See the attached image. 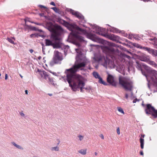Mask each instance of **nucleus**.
<instances>
[{
	"mask_svg": "<svg viewBox=\"0 0 157 157\" xmlns=\"http://www.w3.org/2000/svg\"><path fill=\"white\" fill-rule=\"evenodd\" d=\"M66 74V80L69 84V86L74 91L79 90V89L81 86L85 85L84 82L81 80L82 76L76 74L69 73Z\"/></svg>",
	"mask_w": 157,
	"mask_h": 157,
	"instance_id": "obj_1",
	"label": "nucleus"
},
{
	"mask_svg": "<svg viewBox=\"0 0 157 157\" xmlns=\"http://www.w3.org/2000/svg\"><path fill=\"white\" fill-rule=\"evenodd\" d=\"M73 33H76L79 34H86L87 37L92 40L100 43L104 44L105 41L103 39L99 38L95 34L91 33H88L86 29H83L77 25L75 30Z\"/></svg>",
	"mask_w": 157,
	"mask_h": 157,
	"instance_id": "obj_2",
	"label": "nucleus"
},
{
	"mask_svg": "<svg viewBox=\"0 0 157 157\" xmlns=\"http://www.w3.org/2000/svg\"><path fill=\"white\" fill-rule=\"evenodd\" d=\"M119 45L112 42H109L108 45H104L101 47L102 52L107 56L111 57L117 53H119L120 51L117 48L119 47Z\"/></svg>",
	"mask_w": 157,
	"mask_h": 157,
	"instance_id": "obj_3",
	"label": "nucleus"
},
{
	"mask_svg": "<svg viewBox=\"0 0 157 157\" xmlns=\"http://www.w3.org/2000/svg\"><path fill=\"white\" fill-rule=\"evenodd\" d=\"M92 28L95 29V30L96 31V33L97 34L106 37L113 41H116L117 43H121V42L119 40L121 39L119 36L113 34H108L106 33H102L105 31V29L101 28L96 24H94L93 25Z\"/></svg>",
	"mask_w": 157,
	"mask_h": 157,
	"instance_id": "obj_4",
	"label": "nucleus"
},
{
	"mask_svg": "<svg viewBox=\"0 0 157 157\" xmlns=\"http://www.w3.org/2000/svg\"><path fill=\"white\" fill-rule=\"evenodd\" d=\"M119 84L126 90L131 91L133 88V82L128 81L124 77L119 78Z\"/></svg>",
	"mask_w": 157,
	"mask_h": 157,
	"instance_id": "obj_5",
	"label": "nucleus"
},
{
	"mask_svg": "<svg viewBox=\"0 0 157 157\" xmlns=\"http://www.w3.org/2000/svg\"><path fill=\"white\" fill-rule=\"evenodd\" d=\"M86 62L85 61L79 62V63L75 64L71 68L69 69H67L65 72V73L68 72L73 74H76L77 72L79 71L81 67H84L86 65Z\"/></svg>",
	"mask_w": 157,
	"mask_h": 157,
	"instance_id": "obj_6",
	"label": "nucleus"
},
{
	"mask_svg": "<svg viewBox=\"0 0 157 157\" xmlns=\"http://www.w3.org/2000/svg\"><path fill=\"white\" fill-rule=\"evenodd\" d=\"M60 53L57 51H54L53 58L49 63L50 66L52 67L55 64L61 63L60 62L63 59V58L62 56H60Z\"/></svg>",
	"mask_w": 157,
	"mask_h": 157,
	"instance_id": "obj_7",
	"label": "nucleus"
},
{
	"mask_svg": "<svg viewBox=\"0 0 157 157\" xmlns=\"http://www.w3.org/2000/svg\"><path fill=\"white\" fill-rule=\"evenodd\" d=\"M68 11L70 12V13L72 15L78 18L80 20L79 22L83 23H85L86 22V21L85 20L84 16L79 12L74 11L71 9H69Z\"/></svg>",
	"mask_w": 157,
	"mask_h": 157,
	"instance_id": "obj_8",
	"label": "nucleus"
},
{
	"mask_svg": "<svg viewBox=\"0 0 157 157\" xmlns=\"http://www.w3.org/2000/svg\"><path fill=\"white\" fill-rule=\"evenodd\" d=\"M147 109H148L150 111L148 112L147 110H146L147 115H151L154 119L157 118V109H155L154 106H151L150 104H148L147 106Z\"/></svg>",
	"mask_w": 157,
	"mask_h": 157,
	"instance_id": "obj_9",
	"label": "nucleus"
},
{
	"mask_svg": "<svg viewBox=\"0 0 157 157\" xmlns=\"http://www.w3.org/2000/svg\"><path fill=\"white\" fill-rule=\"evenodd\" d=\"M94 59L98 62H103V66H107L109 64L110 61V59L107 56L105 57L104 56H99L96 58H94Z\"/></svg>",
	"mask_w": 157,
	"mask_h": 157,
	"instance_id": "obj_10",
	"label": "nucleus"
},
{
	"mask_svg": "<svg viewBox=\"0 0 157 157\" xmlns=\"http://www.w3.org/2000/svg\"><path fill=\"white\" fill-rule=\"evenodd\" d=\"M144 68L145 70L146 73L147 74L148 77V75L155 76V77L157 75V71L152 69L150 67H148L146 65H143Z\"/></svg>",
	"mask_w": 157,
	"mask_h": 157,
	"instance_id": "obj_11",
	"label": "nucleus"
},
{
	"mask_svg": "<svg viewBox=\"0 0 157 157\" xmlns=\"http://www.w3.org/2000/svg\"><path fill=\"white\" fill-rule=\"evenodd\" d=\"M143 65L144 64L142 63L140 61L136 60L135 64L136 68L139 70H140L142 74L147 78V75L145 71H144L142 69V67H144Z\"/></svg>",
	"mask_w": 157,
	"mask_h": 157,
	"instance_id": "obj_12",
	"label": "nucleus"
},
{
	"mask_svg": "<svg viewBox=\"0 0 157 157\" xmlns=\"http://www.w3.org/2000/svg\"><path fill=\"white\" fill-rule=\"evenodd\" d=\"M107 80L110 85L115 87L116 86L117 82L115 81L114 77L112 75L108 74Z\"/></svg>",
	"mask_w": 157,
	"mask_h": 157,
	"instance_id": "obj_13",
	"label": "nucleus"
},
{
	"mask_svg": "<svg viewBox=\"0 0 157 157\" xmlns=\"http://www.w3.org/2000/svg\"><path fill=\"white\" fill-rule=\"evenodd\" d=\"M143 49L147 51L153 56H156L157 55V50H156L145 47H144V48H143Z\"/></svg>",
	"mask_w": 157,
	"mask_h": 157,
	"instance_id": "obj_14",
	"label": "nucleus"
},
{
	"mask_svg": "<svg viewBox=\"0 0 157 157\" xmlns=\"http://www.w3.org/2000/svg\"><path fill=\"white\" fill-rule=\"evenodd\" d=\"M66 23L67 24V25L66 26L67 29L72 32V35L74 31H75L74 29H76V26L77 25L75 24L70 23L68 22H67Z\"/></svg>",
	"mask_w": 157,
	"mask_h": 157,
	"instance_id": "obj_15",
	"label": "nucleus"
},
{
	"mask_svg": "<svg viewBox=\"0 0 157 157\" xmlns=\"http://www.w3.org/2000/svg\"><path fill=\"white\" fill-rule=\"evenodd\" d=\"M37 72H39V74L40 75L41 78H44L45 79L47 80V77L48 76V75L47 74L46 72L44 71H41L40 70L38 69Z\"/></svg>",
	"mask_w": 157,
	"mask_h": 157,
	"instance_id": "obj_16",
	"label": "nucleus"
},
{
	"mask_svg": "<svg viewBox=\"0 0 157 157\" xmlns=\"http://www.w3.org/2000/svg\"><path fill=\"white\" fill-rule=\"evenodd\" d=\"M79 35L76 33H73L72 35L76 40L81 42H84L85 40L83 39L84 38Z\"/></svg>",
	"mask_w": 157,
	"mask_h": 157,
	"instance_id": "obj_17",
	"label": "nucleus"
},
{
	"mask_svg": "<svg viewBox=\"0 0 157 157\" xmlns=\"http://www.w3.org/2000/svg\"><path fill=\"white\" fill-rule=\"evenodd\" d=\"M109 30L111 32L116 33H121V31L118 29L113 27H111V28L109 29Z\"/></svg>",
	"mask_w": 157,
	"mask_h": 157,
	"instance_id": "obj_18",
	"label": "nucleus"
},
{
	"mask_svg": "<svg viewBox=\"0 0 157 157\" xmlns=\"http://www.w3.org/2000/svg\"><path fill=\"white\" fill-rule=\"evenodd\" d=\"M62 43L60 42H55L53 43L52 46L54 48H61Z\"/></svg>",
	"mask_w": 157,
	"mask_h": 157,
	"instance_id": "obj_19",
	"label": "nucleus"
},
{
	"mask_svg": "<svg viewBox=\"0 0 157 157\" xmlns=\"http://www.w3.org/2000/svg\"><path fill=\"white\" fill-rule=\"evenodd\" d=\"M45 45L46 46H52L53 43V41L49 39H46L45 40Z\"/></svg>",
	"mask_w": 157,
	"mask_h": 157,
	"instance_id": "obj_20",
	"label": "nucleus"
},
{
	"mask_svg": "<svg viewBox=\"0 0 157 157\" xmlns=\"http://www.w3.org/2000/svg\"><path fill=\"white\" fill-rule=\"evenodd\" d=\"M149 59L147 58V57L145 56H142L140 57V61H143L144 62H146L147 63H148Z\"/></svg>",
	"mask_w": 157,
	"mask_h": 157,
	"instance_id": "obj_21",
	"label": "nucleus"
},
{
	"mask_svg": "<svg viewBox=\"0 0 157 157\" xmlns=\"http://www.w3.org/2000/svg\"><path fill=\"white\" fill-rule=\"evenodd\" d=\"M25 26H26L28 29H30L31 30L35 31H37V28L33 26L30 25H28L26 24H25Z\"/></svg>",
	"mask_w": 157,
	"mask_h": 157,
	"instance_id": "obj_22",
	"label": "nucleus"
},
{
	"mask_svg": "<svg viewBox=\"0 0 157 157\" xmlns=\"http://www.w3.org/2000/svg\"><path fill=\"white\" fill-rule=\"evenodd\" d=\"M147 63L155 67H157V64L155 63L154 61L151 60L150 59Z\"/></svg>",
	"mask_w": 157,
	"mask_h": 157,
	"instance_id": "obj_23",
	"label": "nucleus"
},
{
	"mask_svg": "<svg viewBox=\"0 0 157 157\" xmlns=\"http://www.w3.org/2000/svg\"><path fill=\"white\" fill-rule=\"evenodd\" d=\"M120 48L122 50L128 53H129L131 54V55H132L133 54V53L131 52H130L128 50H127L126 48L123 46H120Z\"/></svg>",
	"mask_w": 157,
	"mask_h": 157,
	"instance_id": "obj_24",
	"label": "nucleus"
},
{
	"mask_svg": "<svg viewBox=\"0 0 157 157\" xmlns=\"http://www.w3.org/2000/svg\"><path fill=\"white\" fill-rule=\"evenodd\" d=\"M140 147L141 149H143L144 147V140L143 138H140Z\"/></svg>",
	"mask_w": 157,
	"mask_h": 157,
	"instance_id": "obj_25",
	"label": "nucleus"
},
{
	"mask_svg": "<svg viewBox=\"0 0 157 157\" xmlns=\"http://www.w3.org/2000/svg\"><path fill=\"white\" fill-rule=\"evenodd\" d=\"M98 79H99L98 82L100 83L103 84L105 86L107 85V83L103 80L102 78L101 77H100Z\"/></svg>",
	"mask_w": 157,
	"mask_h": 157,
	"instance_id": "obj_26",
	"label": "nucleus"
},
{
	"mask_svg": "<svg viewBox=\"0 0 157 157\" xmlns=\"http://www.w3.org/2000/svg\"><path fill=\"white\" fill-rule=\"evenodd\" d=\"M93 76L96 78H99V77H100V75L98 73V72L95 71H94L93 72Z\"/></svg>",
	"mask_w": 157,
	"mask_h": 157,
	"instance_id": "obj_27",
	"label": "nucleus"
},
{
	"mask_svg": "<svg viewBox=\"0 0 157 157\" xmlns=\"http://www.w3.org/2000/svg\"><path fill=\"white\" fill-rule=\"evenodd\" d=\"M78 152L79 153H80L83 155H85L86 154V149H82L80 150H79L78 151Z\"/></svg>",
	"mask_w": 157,
	"mask_h": 157,
	"instance_id": "obj_28",
	"label": "nucleus"
},
{
	"mask_svg": "<svg viewBox=\"0 0 157 157\" xmlns=\"http://www.w3.org/2000/svg\"><path fill=\"white\" fill-rule=\"evenodd\" d=\"M144 102L143 101L142 102V106L144 107H145V113L147 114V113H146V110H147V111H148V112H149L150 110H149V109H147V105H148V104H150L151 105V104H147L146 105H145L144 104V103H143Z\"/></svg>",
	"mask_w": 157,
	"mask_h": 157,
	"instance_id": "obj_29",
	"label": "nucleus"
},
{
	"mask_svg": "<svg viewBox=\"0 0 157 157\" xmlns=\"http://www.w3.org/2000/svg\"><path fill=\"white\" fill-rule=\"evenodd\" d=\"M30 37L31 38H35V37L38 38V33H34L30 35Z\"/></svg>",
	"mask_w": 157,
	"mask_h": 157,
	"instance_id": "obj_30",
	"label": "nucleus"
},
{
	"mask_svg": "<svg viewBox=\"0 0 157 157\" xmlns=\"http://www.w3.org/2000/svg\"><path fill=\"white\" fill-rule=\"evenodd\" d=\"M47 78H48V80L49 81V82L52 85H54V81L53 80V78H51L49 75L47 77Z\"/></svg>",
	"mask_w": 157,
	"mask_h": 157,
	"instance_id": "obj_31",
	"label": "nucleus"
},
{
	"mask_svg": "<svg viewBox=\"0 0 157 157\" xmlns=\"http://www.w3.org/2000/svg\"><path fill=\"white\" fill-rule=\"evenodd\" d=\"M124 44L126 45L128 48H130L131 49H132L133 50L132 51V52H136V51H134V50L135 49V48L134 47H132V46L131 45H129L128 44H125V43H124Z\"/></svg>",
	"mask_w": 157,
	"mask_h": 157,
	"instance_id": "obj_32",
	"label": "nucleus"
},
{
	"mask_svg": "<svg viewBox=\"0 0 157 157\" xmlns=\"http://www.w3.org/2000/svg\"><path fill=\"white\" fill-rule=\"evenodd\" d=\"M7 40L10 43L13 44H16V43L14 42V40H12V38L9 37H7Z\"/></svg>",
	"mask_w": 157,
	"mask_h": 157,
	"instance_id": "obj_33",
	"label": "nucleus"
},
{
	"mask_svg": "<svg viewBox=\"0 0 157 157\" xmlns=\"http://www.w3.org/2000/svg\"><path fill=\"white\" fill-rule=\"evenodd\" d=\"M51 9L53 10L56 13H59V10L56 7H52L51 8Z\"/></svg>",
	"mask_w": 157,
	"mask_h": 157,
	"instance_id": "obj_34",
	"label": "nucleus"
},
{
	"mask_svg": "<svg viewBox=\"0 0 157 157\" xmlns=\"http://www.w3.org/2000/svg\"><path fill=\"white\" fill-rule=\"evenodd\" d=\"M58 22L61 24H63L62 22H63V24L66 23L67 22L64 20L62 19H59L58 20Z\"/></svg>",
	"mask_w": 157,
	"mask_h": 157,
	"instance_id": "obj_35",
	"label": "nucleus"
},
{
	"mask_svg": "<svg viewBox=\"0 0 157 157\" xmlns=\"http://www.w3.org/2000/svg\"><path fill=\"white\" fill-rule=\"evenodd\" d=\"M117 109H118V110L122 114L124 113V112L123 109L120 107H117Z\"/></svg>",
	"mask_w": 157,
	"mask_h": 157,
	"instance_id": "obj_36",
	"label": "nucleus"
},
{
	"mask_svg": "<svg viewBox=\"0 0 157 157\" xmlns=\"http://www.w3.org/2000/svg\"><path fill=\"white\" fill-rule=\"evenodd\" d=\"M84 89L86 90L87 92H90V90H91V87L90 86H88L86 87H85Z\"/></svg>",
	"mask_w": 157,
	"mask_h": 157,
	"instance_id": "obj_37",
	"label": "nucleus"
},
{
	"mask_svg": "<svg viewBox=\"0 0 157 157\" xmlns=\"http://www.w3.org/2000/svg\"><path fill=\"white\" fill-rule=\"evenodd\" d=\"M121 33L122 35L125 37H127L128 36V34L127 33H125L124 31L123 30L121 31Z\"/></svg>",
	"mask_w": 157,
	"mask_h": 157,
	"instance_id": "obj_38",
	"label": "nucleus"
},
{
	"mask_svg": "<svg viewBox=\"0 0 157 157\" xmlns=\"http://www.w3.org/2000/svg\"><path fill=\"white\" fill-rule=\"evenodd\" d=\"M51 150L52 151H58L59 150V147L57 146L55 147H52L51 148Z\"/></svg>",
	"mask_w": 157,
	"mask_h": 157,
	"instance_id": "obj_39",
	"label": "nucleus"
},
{
	"mask_svg": "<svg viewBox=\"0 0 157 157\" xmlns=\"http://www.w3.org/2000/svg\"><path fill=\"white\" fill-rule=\"evenodd\" d=\"M46 28L50 32L51 31V30L52 29V27L51 26L46 25Z\"/></svg>",
	"mask_w": 157,
	"mask_h": 157,
	"instance_id": "obj_40",
	"label": "nucleus"
},
{
	"mask_svg": "<svg viewBox=\"0 0 157 157\" xmlns=\"http://www.w3.org/2000/svg\"><path fill=\"white\" fill-rule=\"evenodd\" d=\"M69 48V46L68 45H64L63 48H62L63 49H64V50H67Z\"/></svg>",
	"mask_w": 157,
	"mask_h": 157,
	"instance_id": "obj_41",
	"label": "nucleus"
},
{
	"mask_svg": "<svg viewBox=\"0 0 157 157\" xmlns=\"http://www.w3.org/2000/svg\"><path fill=\"white\" fill-rule=\"evenodd\" d=\"M135 47L137 48H140V49H143V48H144V47H142L140 45L136 44V46Z\"/></svg>",
	"mask_w": 157,
	"mask_h": 157,
	"instance_id": "obj_42",
	"label": "nucleus"
},
{
	"mask_svg": "<svg viewBox=\"0 0 157 157\" xmlns=\"http://www.w3.org/2000/svg\"><path fill=\"white\" fill-rule=\"evenodd\" d=\"M44 13H40L39 14V15L40 17H44L45 18H46L47 17L44 15Z\"/></svg>",
	"mask_w": 157,
	"mask_h": 157,
	"instance_id": "obj_43",
	"label": "nucleus"
},
{
	"mask_svg": "<svg viewBox=\"0 0 157 157\" xmlns=\"http://www.w3.org/2000/svg\"><path fill=\"white\" fill-rule=\"evenodd\" d=\"M55 37H56V35L54 34H52L50 36V38L51 39H54Z\"/></svg>",
	"mask_w": 157,
	"mask_h": 157,
	"instance_id": "obj_44",
	"label": "nucleus"
},
{
	"mask_svg": "<svg viewBox=\"0 0 157 157\" xmlns=\"http://www.w3.org/2000/svg\"><path fill=\"white\" fill-rule=\"evenodd\" d=\"M16 147L19 149L22 150L23 149V148L22 147L18 145H17V146Z\"/></svg>",
	"mask_w": 157,
	"mask_h": 157,
	"instance_id": "obj_45",
	"label": "nucleus"
},
{
	"mask_svg": "<svg viewBox=\"0 0 157 157\" xmlns=\"http://www.w3.org/2000/svg\"><path fill=\"white\" fill-rule=\"evenodd\" d=\"M57 28L61 31H63V29L62 27L60 25H58L57 26Z\"/></svg>",
	"mask_w": 157,
	"mask_h": 157,
	"instance_id": "obj_46",
	"label": "nucleus"
},
{
	"mask_svg": "<svg viewBox=\"0 0 157 157\" xmlns=\"http://www.w3.org/2000/svg\"><path fill=\"white\" fill-rule=\"evenodd\" d=\"M54 40H56L60 41L61 40V39L58 36H57L56 35V37H55Z\"/></svg>",
	"mask_w": 157,
	"mask_h": 157,
	"instance_id": "obj_47",
	"label": "nucleus"
},
{
	"mask_svg": "<svg viewBox=\"0 0 157 157\" xmlns=\"http://www.w3.org/2000/svg\"><path fill=\"white\" fill-rule=\"evenodd\" d=\"M78 137L80 141L82 140L83 138V136H81V135H79L78 136Z\"/></svg>",
	"mask_w": 157,
	"mask_h": 157,
	"instance_id": "obj_48",
	"label": "nucleus"
},
{
	"mask_svg": "<svg viewBox=\"0 0 157 157\" xmlns=\"http://www.w3.org/2000/svg\"><path fill=\"white\" fill-rule=\"evenodd\" d=\"M131 45H132V46L133 47H134L135 48V49L134 50V51L135 50V47L136 46V43H133L132 42H131Z\"/></svg>",
	"mask_w": 157,
	"mask_h": 157,
	"instance_id": "obj_49",
	"label": "nucleus"
},
{
	"mask_svg": "<svg viewBox=\"0 0 157 157\" xmlns=\"http://www.w3.org/2000/svg\"><path fill=\"white\" fill-rule=\"evenodd\" d=\"M39 7L40 8H44V9H47V7L44 6H43L42 5H39Z\"/></svg>",
	"mask_w": 157,
	"mask_h": 157,
	"instance_id": "obj_50",
	"label": "nucleus"
},
{
	"mask_svg": "<svg viewBox=\"0 0 157 157\" xmlns=\"http://www.w3.org/2000/svg\"><path fill=\"white\" fill-rule=\"evenodd\" d=\"M42 48V52L43 54L45 55V47H43Z\"/></svg>",
	"mask_w": 157,
	"mask_h": 157,
	"instance_id": "obj_51",
	"label": "nucleus"
},
{
	"mask_svg": "<svg viewBox=\"0 0 157 157\" xmlns=\"http://www.w3.org/2000/svg\"><path fill=\"white\" fill-rule=\"evenodd\" d=\"M117 133L118 135H119L120 134V128L119 127H118L117 129Z\"/></svg>",
	"mask_w": 157,
	"mask_h": 157,
	"instance_id": "obj_52",
	"label": "nucleus"
},
{
	"mask_svg": "<svg viewBox=\"0 0 157 157\" xmlns=\"http://www.w3.org/2000/svg\"><path fill=\"white\" fill-rule=\"evenodd\" d=\"M50 5H52L54 6H56V4H55V3H54V2H51V3H50Z\"/></svg>",
	"mask_w": 157,
	"mask_h": 157,
	"instance_id": "obj_53",
	"label": "nucleus"
},
{
	"mask_svg": "<svg viewBox=\"0 0 157 157\" xmlns=\"http://www.w3.org/2000/svg\"><path fill=\"white\" fill-rule=\"evenodd\" d=\"M20 114L21 115V116H22V117H24L25 116V114L23 113H22V112H20Z\"/></svg>",
	"mask_w": 157,
	"mask_h": 157,
	"instance_id": "obj_54",
	"label": "nucleus"
},
{
	"mask_svg": "<svg viewBox=\"0 0 157 157\" xmlns=\"http://www.w3.org/2000/svg\"><path fill=\"white\" fill-rule=\"evenodd\" d=\"M153 39H154V42H155V43L157 42V38H156V37H155L153 38Z\"/></svg>",
	"mask_w": 157,
	"mask_h": 157,
	"instance_id": "obj_55",
	"label": "nucleus"
},
{
	"mask_svg": "<svg viewBox=\"0 0 157 157\" xmlns=\"http://www.w3.org/2000/svg\"><path fill=\"white\" fill-rule=\"evenodd\" d=\"M67 50H64V54L65 55V56H66V55L67 54Z\"/></svg>",
	"mask_w": 157,
	"mask_h": 157,
	"instance_id": "obj_56",
	"label": "nucleus"
},
{
	"mask_svg": "<svg viewBox=\"0 0 157 157\" xmlns=\"http://www.w3.org/2000/svg\"><path fill=\"white\" fill-rule=\"evenodd\" d=\"M138 101V99L137 98H135L133 101V103H135L136 101Z\"/></svg>",
	"mask_w": 157,
	"mask_h": 157,
	"instance_id": "obj_57",
	"label": "nucleus"
},
{
	"mask_svg": "<svg viewBox=\"0 0 157 157\" xmlns=\"http://www.w3.org/2000/svg\"><path fill=\"white\" fill-rule=\"evenodd\" d=\"M39 36L41 37H42L44 38V37H45V36L44 35H40V34H38V37Z\"/></svg>",
	"mask_w": 157,
	"mask_h": 157,
	"instance_id": "obj_58",
	"label": "nucleus"
},
{
	"mask_svg": "<svg viewBox=\"0 0 157 157\" xmlns=\"http://www.w3.org/2000/svg\"><path fill=\"white\" fill-rule=\"evenodd\" d=\"M84 86H82H82H80L79 88V89H84V88H85V87H84Z\"/></svg>",
	"mask_w": 157,
	"mask_h": 157,
	"instance_id": "obj_59",
	"label": "nucleus"
},
{
	"mask_svg": "<svg viewBox=\"0 0 157 157\" xmlns=\"http://www.w3.org/2000/svg\"><path fill=\"white\" fill-rule=\"evenodd\" d=\"M37 31H38L39 32H43V31L41 29H38L37 28Z\"/></svg>",
	"mask_w": 157,
	"mask_h": 157,
	"instance_id": "obj_60",
	"label": "nucleus"
},
{
	"mask_svg": "<svg viewBox=\"0 0 157 157\" xmlns=\"http://www.w3.org/2000/svg\"><path fill=\"white\" fill-rule=\"evenodd\" d=\"M12 144H13V145H14V146H15L16 147L17 146V144H16L15 142H12Z\"/></svg>",
	"mask_w": 157,
	"mask_h": 157,
	"instance_id": "obj_61",
	"label": "nucleus"
},
{
	"mask_svg": "<svg viewBox=\"0 0 157 157\" xmlns=\"http://www.w3.org/2000/svg\"><path fill=\"white\" fill-rule=\"evenodd\" d=\"M8 76L7 74H6L5 75V79L7 80L8 79Z\"/></svg>",
	"mask_w": 157,
	"mask_h": 157,
	"instance_id": "obj_62",
	"label": "nucleus"
},
{
	"mask_svg": "<svg viewBox=\"0 0 157 157\" xmlns=\"http://www.w3.org/2000/svg\"><path fill=\"white\" fill-rule=\"evenodd\" d=\"M132 36H133V37L135 39H137L136 38V35L135 34H131Z\"/></svg>",
	"mask_w": 157,
	"mask_h": 157,
	"instance_id": "obj_63",
	"label": "nucleus"
},
{
	"mask_svg": "<svg viewBox=\"0 0 157 157\" xmlns=\"http://www.w3.org/2000/svg\"><path fill=\"white\" fill-rule=\"evenodd\" d=\"M125 41L126 42L128 43L129 44H131L132 42H130L127 39L125 40Z\"/></svg>",
	"mask_w": 157,
	"mask_h": 157,
	"instance_id": "obj_64",
	"label": "nucleus"
}]
</instances>
